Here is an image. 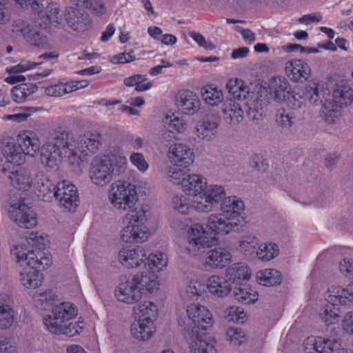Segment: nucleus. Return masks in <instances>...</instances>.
Instances as JSON below:
<instances>
[{
  "mask_svg": "<svg viewBox=\"0 0 353 353\" xmlns=\"http://www.w3.org/2000/svg\"><path fill=\"white\" fill-rule=\"evenodd\" d=\"M164 125L172 133H181L185 130L187 123L183 119L173 114L165 117Z\"/></svg>",
  "mask_w": 353,
  "mask_h": 353,
  "instance_id": "nucleus-52",
  "label": "nucleus"
},
{
  "mask_svg": "<svg viewBox=\"0 0 353 353\" xmlns=\"http://www.w3.org/2000/svg\"><path fill=\"white\" fill-rule=\"evenodd\" d=\"M304 347L308 353H313V351L318 353H334L341 347V343L335 339L310 336L305 341Z\"/></svg>",
  "mask_w": 353,
  "mask_h": 353,
  "instance_id": "nucleus-18",
  "label": "nucleus"
},
{
  "mask_svg": "<svg viewBox=\"0 0 353 353\" xmlns=\"http://www.w3.org/2000/svg\"><path fill=\"white\" fill-rule=\"evenodd\" d=\"M108 197L116 209L129 212L126 214L128 219L141 223L146 220L148 210L137 205L138 197L134 185L128 181H117L111 185Z\"/></svg>",
  "mask_w": 353,
  "mask_h": 353,
  "instance_id": "nucleus-1",
  "label": "nucleus"
},
{
  "mask_svg": "<svg viewBox=\"0 0 353 353\" xmlns=\"http://www.w3.org/2000/svg\"><path fill=\"white\" fill-rule=\"evenodd\" d=\"M149 255L141 246L133 249L123 248L119 253V261L128 268H134L139 266L142 263L147 262Z\"/></svg>",
  "mask_w": 353,
  "mask_h": 353,
  "instance_id": "nucleus-20",
  "label": "nucleus"
},
{
  "mask_svg": "<svg viewBox=\"0 0 353 353\" xmlns=\"http://www.w3.org/2000/svg\"><path fill=\"white\" fill-rule=\"evenodd\" d=\"M169 157L175 166L186 168L193 163L194 152L188 145L178 143L170 147Z\"/></svg>",
  "mask_w": 353,
  "mask_h": 353,
  "instance_id": "nucleus-21",
  "label": "nucleus"
},
{
  "mask_svg": "<svg viewBox=\"0 0 353 353\" xmlns=\"http://www.w3.org/2000/svg\"><path fill=\"white\" fill-rule=\"evenodd\" d=\"M325 299L332 304L346 305L349 303L353 301V285H349L345 289L332 286L326 292Z\"/></svg>",
  "mask_w": 353,
  "mask_h": 353,
  "instance_id": "nucleus-34",
  "label": "nucleus"
},
{
  "mask_svg": "<svg viewBox=\"0 0 353 353\" xmlns=\"http://www.w3.org/2000/svg\"><path fill=\"white\" fill-rule=\"evenodd\" d=\"M203 99L210 105H217L223 99L221 90H219L212 86H205L201 90Z\"/></svg>",
  "mask_w": 353,
  "mask_h": 353,
  "instance_id": "nucleus-49",
  "label": "nucleus"
},
{
  "mask_svg": "<svg viewBox=\"0 0 353 353\" xmlns=\"http://www.w3.org/2000/svg\"><path fill=\"white\" fill-rule=\"evenodd\" d=\"M244 210L243 201L236 196L224 198L221 204V212L223 216H225L232 221L235 219L240 225L243 220L241 212Z\"/></svg>",
  "mask_w": 353,
  "mask_h": 353,
  "instance_id": "nucleus-25",
  "label": "nucleus"
},
{
  "mask_svg": "<svg viewBox=\"0 0 353 353\" xmlns=\"http://www.w3.org/2000/svg\"><path fill=\"white\" fill-rule=\"evenodd\" d=\"M46 30L40 27H36L34 21L26 41L37 47L46 48L48 46V38L45 34Z\"/></svg>",
  "mask_w": 353,
  "mask_h": 353,
  "instance_id": "nucleus-47",
  "label": "nucleus"
},
{
  "mask_svg": "<svg viewBox=\"0 0 353 353\" xmlns=\"http://www.w3.org/2000/svg\"><path fill=\"white\" fill-rule=\"evenodd\" d=\"M299 97L312 105H323V108L324 103H327L330 94V90L325 85L319 81L312 79L306 83Z\"/></svg>",
  "mask_w": 353,
  "mask_h": 353,
  "instance_id": "nucleus-11",
  "label": "nucleus"
},
{
  "mask_svg": "<svg viewBox=\"0 0 353 353\" xmlns=\"http://www.w3.org/2000/svg\"><path fill=\"white\" fill-rule=\"evenodd\" d=\"M52 316L43 319V323L48 329H56L58 331H79L85 329L83 321H71L77 314L76 306L69 302H62L53 307Z\"/></svg>",
  "mask_w": 353,
  "mask_h": 353,
  "instance_id": "nucleus-3",
  "label": "nucleus"
},
{
  "mask_svg": "<svg viewBox=\"0 0 353 353\" xmlns=\"http://www.w3.org/2000/svg\"><path fill=\"white\" fill-rule=\"evenodd\" d=\"M66 212H74L79 205L77 189L68 181L63 180L56 185L53 196Z\"/></svg>",
  "mask_w": 353,
  "mask_h": 353,
  "instance_id": "nucleus-9",
  "label": "nucleus"
},
{
  "mask_svg": "<svg viewBox=\"0 0 353 353\" xmlns=\"http://www.w3.org/2000/svg\"><path fill=\"white\" fill-rule=\"evenodd\" d=\"M225 196L223 187L217 185H206L203 196H199V200L194 201V208L203 212H210L214 204L218 203Z\"/></svg>",
  "mask_w": 353,
  "mask_h": 353,
  "instance_id": "nucleus-14",
  "label": "nucleus"
},
{
  "mask_svg": "<svg viewBox=\"0 0 353 353\" xmlns=\"http://www.w3.org/2000/svg\"><path fill=\"white\" fill-rule=\"evenodd\" d=\"M190 36L201 46L207 50H214L215 45L210 41H207L204 37L196 32H192L190 34Z\"/></svg>",
  "mask_w": 353,
  "mask_h": 353,
  "instance_id": "nucleus-63",
  "label": "nucleus"
},
{
  "mask_svg": "<svg viewBox=\"0 0 353 353\" xmlns=\"http://www.w3.org/2000/svg\"><path fill=\"white\" fill-rule=\"evenodd\" d=\"M279 254V248L273 242L264 243L259 245L256 256L262 261H270Z\"/></svg>",
  "mask_w": 353,
  "mask_h": 353,
  "instance_id": "nucleus-44",
  "label": "nucleus"
},
{
  "mask_svg": "<svg viewBox=\"0 0 353 353\" xmlns=\"http://www.w3.org/2000/svg\"><path fill=\"white\" fill-rule=\"evenodd\" d=\"M276 123L283 128H289L293 124L290 112L285 109H279L275 115Z\"/></svg>",
  "mask_w": 353,
  "mask_h": 353,
  "instance_id": "nucleus-56",
  "label": "nucleus"
},
{
  "mask_svg": "<svg viewBox=\"0 0 353 353\" xmlns=\"http://www.w3.org/2000/svg\"><path fill=\"white\" fill-rule=\"evenodd\" d=\"M102 137L100 134H90L80 136L76 141L75 152L77 157L79 167L88 156L95 154L102 145Z\"/></svg>",
  "mask_w": 353,
  "mask_h": 353,
  "instance_id": "nucleus-13",
  "label": "nucleus"
},
{
  "mask_svg": "<svg viewBox=\"0 0 353 353\" xmlns=\"http://www.w3.org/2000/svg\"><path fill=\"white\" fill-rule=\"evenodd\" d=\"M157 306L151 301H144L134 307V312L138 320L131 325L130 331H141L153 327V319L157 316Z\"/></svg>",
  "mask_w": 353,
  "mask_h": 353,
  "instance_id": "nucleus-10",
  "label": "nucleus"
},
{
  "mask_svg": "<svg viewBox=\"0 0 353 353\" xmlns=\"http://www.w3.org/2000/svg\"><path fill=\"white\" fill-rule=\"evenodd\" d=\"M239 224L237 221L223 216L222 214H211L208 219V226L210 230L217 234L226 235L235 231Z\"/></svg>",
  "mask_w": 353,
  "mask_h": 353,
  "instance_id": "nucleus-23",
  "label": "nucleus"
},
{
  "mask_svg": "<svg viewBox=\"0 0 353 353\" xmlns=\"http://www.w3.org/2000/svg\"><path fill=\"white\" fill-rule=\"evenodd\" d=\"M84 6L96 15L103 14L106 8L102 0H82Z\"/></svg>",
  "mask_w": 353,
  "mask_h": 353,
  "instance_id": "nucleus-57",
  "label": "nucleus"
},
{
  "mask_svg": "<svg viewBox=\"0 0 353 353\" xmlns=\"http://www.w3.org/2000/svg\"><path fill=\"white\" fill-rule=\"evenodd\" d=\"M207 181L205 177L200 174L188 175L183 178L181 187L183 192L189 195L196 196L201 194L206 188Z\"/></svg>",
  "mask_w": 353,
  "mask_h": 353,
  "instance_id": "nucleus-33",
  "label": "nucleus"
},
{
  "mask_svg": "<svg viewBox=\"0 0 353 353\" xmlns=\"http://www.w3.org/2000/svg\"><path fill=\"white\" fill-rule=\"evenodd\" d=\"M207 288L214 296L223 298L232 292V286L226 276L213 275L207 281Z\"/></svg>",
  "mask_w": 353,
  "mask_h": 353,
  "instance_id": "nucleus-32",
  "label": "nucleus"
},
{
  "mask_svg": "<svg viewBox=\"0 0 353 353\" xmlns=\"http://www.w3.org/2000/svg\"><path fill=\"white\" fill-rule=\"evenodd\" d=\"M27 243L32 248V252L28 255L27 265L32 270L42 271L52 264L51 254L42 250L45 247V239L38 232H31Z\"/></svg>",
  "mask_w": 353,
  "mask_h": 353,
  "instance_id": "nucleus-6",
  "label": "nucleus"
},
{
  "mask_svg": "<svg viewBox=\"0 0 353 353\" xmlns=\"http://www.w3.org/2000/svg\"><path fill=\"white\" fill-rule=\"evenodd\" d=\"M16 343L10 338L0 340V353H17Z\"/></svg>",
  "mask_w": 353,
  "mask_h": 353,
  "instance_id": "nucleus-61",
  "label": "nucleus"
},
{
  "mask_svg": "<svg viewBox=\"0 0 353 353\" xmlns=\"http://www.w3.org/2000/svg\"><path fill=\"white\" fill-rule=\"evenodd\" d=\"M126 167V157L114 150L109 154L97 156L92 159L90 165V177L94 184L104 186L112 180L114 176L125 172Z\"/></svg>",
  "mask_w": 353,
  "mask_h": 353,
  "instance_id": "nucleus-2",
  "label": "nucleus"
},
{
  "mask_svg": "<svg viewBox=\"0 0 353 353\" xmlns=\"http://www.w3.org/2000/svg\"><path fill=\"white\" fill-rule=\"evenodd\" d=\"M226 312L228 313V316L225 317L228 319V321H239L241 323H243L245 314L243 311H241L239 307L231 306L227 309Z\"/></svg>",
  "mask_w": 353,
  "mask_h": 353,
  "instance_id": "nucleus-60",
  "label": "nucleus"
},
{
  "mask_svg": "<svg viewBox=\"0 0 353 353\" xmlns=\"http://www.w3.org/2000/svg\"><path fill=\"white\" fill-rule=\"evenodd\" d=\"M10 219L20 228H32L37 225V219L34 211L26 203L12 205L9 211Z\"/></svg>",
  "mask_w": 353,
  "mask_h": 353,
  "instance_id": "nucleus-15",
  "label": "nucleus"
},
{
  "mask_svg": "<svg viewBox=\"0 0 353 353\" xmlns=\"http://www.w3.org/2000/svg\"><path fill=\"white\" fill-rule=\"evenodd\" d=\"M340 272L345 276L353 279V260L345 259L339 263Z\"/></svg>",
  "mask_w": 353,
  "mask_h": 353,
  "instance_id": "nucleus-64",
  "label": "nucleus"
},
{
  "mask_svg": "<svg viewBox=\"0 0 353 353\" xmlns=\"http://www.w3.org/2000/svg\"><path fill=\"white\" fill-rule=\"evenodd\" d=\"M117 299L128 304H133L141 298V290H139L132 280L121 282L115 290Z\"/></svg>",
  "mask_w": 353,
  "mask_h": 353,
  "instance_id": "nucleus-26",
  "label": "nucleus"
},
{
  "mask_svg": "<svg viewBox=\"0 0 353 353\" xmlns=\"http://www.w3.org/2000/svg\"><path fill=\"white\" fill-rule=\"evenodd\" d=\"M187 314L189 321L194 325L192 327L189 325L188 328L185 327L184 331H194V329L207 330L213 325L212 315L205 307L198 304H191L187 308Z\"/></svg>",
  "mask_w": 353,
  "mask_h": 353,
  "instance_id": "nucleus-12",
  "label": "nucleus"
},
{
  "mask_svg": "<svg viewBox=\"0 0 353 353\" xmlns=\"http://www.w3.org/2000/svg\"><path fill=\"white\" fill-rule=\"evenodd\" d=\"M63 156L62 151L50 143L44 144L41 148V163L50 170H57L58 168L61 163Z\"/></svg>",
  "mask_w": 353,
  "mask_h": 353,
  "instance_id": "nucleus-30",
  "label": "nucleus"
},
{
  "mask_svg": "<svg viewBox=\"0 0 353 353\" xmlns=\"http://www.w3.org/2000/svg\"><path fill=\"white\" fill-rule=\"evenodd\" d=\"M130 162L141 172H145L148 168V164L144 156L139 152H133L130 156Z\"/></svg>",
  "mask_w": 353,
  "mask_h": 353,
  "instance_id": "nucleus-59",
  "label": "nucleus"
},
{
  "mask_svg": "<svg viewBox=\"0 0 353 353\" xmlns=\"http://www.w3.org/2000/svg\"><path fill=\"white\" fill-rule=\"evenodd\" d=\"M14 311L8 305H0V329H8L13 322Z\"/></svg>",
  "mask_w": 353,
  "mask_h": 353,
  "instance_id": "nucleus-54",
  "label": "nucleus"
},
{
  "mask_svg": "<svg viewBox=\"0 0 353 353\" xmlns=\"http://www.w3.org/2000/svg\"><path fill=\"white\" fill-rule=\"evenodd\" d=\"M172 202L175 210L182 214H188L190 207L185 196H176L173 198Z\"/></svg>",
  "mask_w": 353,
  "mask_h": 353,
  "instance_id": "nucleus-58",
  "label": "nucleus"
},
{
  "mask_svg": "<svg viewBox=\"0 0 353 353\" xmlns=\"http://www.w3.org/2000/svg\"><path fill=\"white\" fill-rule=\"evenodd\" d=\"M259 283L265 286H274L281 283V274L274 269H268L257 274Z\"/></svg>",
  "mask_w": 353,
  "mask_h": 353,
  "instance_id": "nucleus-46",
  "label": "nucleus"
},
{
  "mask_svg": "<svg viewBox=\"0 0 353 353\" xmlns=\"http://www.w3.org/2000/svg\"><path fill=\"white\" fill-rule=\"evenodd\" d=\"M191 334L190 347L193 353H217L214 339L207 332H189Z\"/></svg>",
  "mask_w": 353,
  "mask_h": 353,
  "instance_id": "nucleus-27",
  "label": "nucleus"
},
{
  "mask_svg": "<svg viewBox=\"0 0 353 353\" xmlns=\"http://www.w3.org/2000/svg\"><path fill=\"white\" fill-rule=\"evenodd\" d=\"M251 276V272L248 265L237 263L226 269L225 276L230 283L240 285L243 281H247Z\"/></svg>",
  "mask_w": 353,
  "mask_h": 353,
  "instance_id": "nucleus-37",
  "label": "nucleus"
},
{
  "mask_svg": "<svg viewBox=\"0 0 353 353\" xmlns=\"http://www.w3.org/2000/svg\"><path fill=\"white\" fill-rule=\"evenodd\" d=\"M0 170L10 179L12 185L17 189L28 190L31 187L32 180L30 173L26 170L20 168L14 171H10V164L7 167L3 165L0 167Z\"/></svg>",
  "mask_w": 353,
  "mask_h": 353,
  "instance_id": "nucleus-24",
  "label": "nucleus"
},
{
  "mask_svg": "<svg viewBox=\"0 0 353 353\" xmlns=\"http://www.w3.org/2000/svg\"><path fill=\"white\" fill-rule=\"evenodd\" d=\"M328 304L324 306L322 312H320V317L322 321L327 325H331L334 323L335 321H338L340 318L339 308L336 307L341 303L332 304L328 302Z\"/></svg>",
  "mask_w": 353,
  "mask_h": 353,
  "instance_id": "nucleus-48",
  "label": "nucleus"
},
{
  "mask_svg": "<svg viewBox=\"0 0 353 353\" xmlns=\"http://www.w3.org/2000/svg\"><path fill=\"white\" fill-rule=\"evenodd\" d=\"M43 275L40 271L30 270L21 273V281L28 288H37L43 281Z\"/></svg>",
  "mask_w": 353,
  "mask_h": 353,
  "instance_id": "nucleus-50",
  "label": "nucleus"
},
{
  "mask_svg": "<svg viewBox=\"0 0 353 353\" xmlns=\"http://www.w3.org/2000/svg\"><path fill=\"white\" fill-rule=\"evenodd\" d=\"M285 74L294 82L303 83L311 76V69L301 59H294L285 63Z\"/></svg>",
  "mask_w": 353,
  "mask_h": 353,
  "instance_id": "nucleus-19",
  "label": "nucleus"
},
{
  "mask_svg": "<svg viewBox=\"0 0 353 353\" xmlns=\"http://www.w3.org/2000/svg\"><path fill=\"white\" fill-rule=\"evenodd\" d=\"M33 299L36 307L43 310L49 309L60 301L59 296L52 290L35 294Z\"/></svg>",
  "mask_w": 353,
  "mask_h": 353,
  "instance_id": "nucleus-43",
  "label": "nucleus"
},
{
  "mask_svg": "<svg viewBox=\"0 0 353 353\" xmlns=\"http://www.w3.org/2000/svg\"><path fill=\"white\" fill-rule=\"evenodd\" d=\"M32 26L23 20L17 19L12 23V31L16 37H23L26 41Z\"/></svg>",
  "mask_w": 353,
  "mask_h": 353,
  "instance_id": "nucleus-55",
  "label": "nucleus"
},
{
  "mask_svg": "<svg viewBox=\"0 0 353 353\" xmlns=\"http://www.w3.org/2000/svg\"><path fill=\"white\" fill-rule=\"evenodd\" d=\"M168 174V176L176 183L181 184L183 178H185L184 170L175 165L169 168Z\"/></svg>",
  "mask_w": 353,
  "mask_h": 353,
  "instance_id": "nucleus-62",
  "label": "nucleus"
},
{
  "mask_svg": "<svg viewBox=\"0 0 353 353\" xmlns=\"http://www.w3.org/2000/svg\"><path fill=\"white\" fill-rule=\"evenodd\" d=\"M34 185L37 196L42 200L52 198L54 190H56V185L43 172H39L36 174Z\"/></svg>",
  "mask_w": 353,
  "mask_h": 353,
  "instance_id": "nucleus-36",
  "label": "nucleus"
},
{
  "mask_svg": "<svg viewBox=\"0 0 353 353\" xmlns=\"http://www.w3.org/2000/svg\"><path fill=\"white\" fill-rule=\"evenodd\" d=\"M167 265V260L163 254H150L145 263V268L149 270L141 274H137L132 278L136 287L143 293H152L158 289L159 281L156 272L161 271Z\"/></svg>",
  "mask_w": 353,
  "mask_h": 353,
  "instance_id": "nucleus-4",
  "label": "nucleus"
},
{
  "mask_svg": "<svg viewBox=\"0 0 353 353\" xmlns=\"http://www.w3.org/2000/svg\"><path fill=\"white\" fill-rule=\"evenodd\" d=\"M226 88L232 96V100L235 101L244 100L249 94V89L245 82L239 79H230L226 84Z\"/></svg>",
  "mask_w": 353,
  "mask_h": 353,
  "instance_id": "nucleus-42",
  "label": "nucleus"
},
{
  "mask_svg": "<svg viewBox=\"0 0 353 353\" xmlns=\"http://www.w3.org/2000/svg\"><path fill=\"white\" fill-rule=\"evenodd\" d=\"M28 239L29 236L26 238L25 241L15 245L11 249V254L16 258L18 263L27 261L29 257L28 255H30L29 253L33 251V250L28 249L27 247V245H29L27 243Z\"/></svg>",
  "mask_w": 353,
  "mask_h": 353,
  "instance_id": "nucleus-53",
  "label": "nucleus"
},
{
  "mask_svg": "<svg viewBox=\"0 0 353 353\" xmlns=\"http://www.w3.org/2000/svg\"><path fill=\"white\" fill-rule=\"evenodd\" d=\"M36 27L47 30L50 26H57L62 22V14L57 3L48 4L43 10H39L35 17Z\"/></svg>",
  "mask_w": 353,
  "mask_h": 353,
  "instance_id": "nucleus-16",
  "label": "nucleus"
},
{
  "mask_svg": "<svg viewBox=\"0 0 353 353\" xmlns=\"http://www.w3.org/2000/svg\"><path fill=\"white\" fill-rule=\"evenodd\" d=\"M353 100V91L347 86L339 87L334 90L332 99H328L327 103H324L321 115L328 123H332L339 116L338 108L350 105Z\"/></svg>",
  "mask_w": 353,
  "mask_h": 353,
  "instance_id": "nucleus-5",
  "label": "nucleus"
},
{
  "mask_svg": "<svg viewBox=\"0 0 353 353\" xmlns=\"http://www.w3.org/2000/svg\"><path fill=\"white\" fill-rule=\"evenodd\" d=\"M247 116L250 120L259 121L263 117V101L259 98L247 102Z\"/></svg>",
  "mask_w": 353,
  "mask_h": 353,
  "instance_id": "nucleus-51",
  "label": "nucleus"
},
{
  "mask_svg": "<svg viewBox=\"0 0 353 353\" xmlns=\"http://www.w3.org/2000/svg\"><path fill=\"white\" fill-rule=\"evenodd\" d=\"M233 296L236 300L243 304L253 303L258 300V293L246 286H236L233 289Z\"/></svg>",
  "mask_w": 353,
  "mask_h": 353,
  "instance_id": "nucleus-45",
  "label": "nucleus"
},
{
  "mask_svg": "<svg viewBox=\"0 0 353 353\" xmlns=\"http://www.w3.org/2000/svg\"><path fill=\"white\" fill-rule=\"evenodd\" d=\"M259 245V240L254 235H244L238 241L240 252L248 257L256 256Z\"/></svg>",
  "mask_w": 353,
  "mask_h": 353,
  "instance_id": "nucleus-41",
  "label": "nucleus"
},
{
  "mask_svg": "<svg viewBox=\"0 0 353 353\" xmlns=\"http://www.w3.org/2000/svg\"><path fill=\"white\" fill-rule=\"evenodd\" d=\"M216 241L215 238L208 236L203 225L196 223L188 230L185 248L190 255L197 256L214 245Z\"/></svg>",
  "mask_w": 353,
  "mask_h": 353,
  "instance_id": "nucleus-7",
  "label": "nucleus"
},
{
  "mask_svg": "<svg viewBox=\"0 0 353 353\" xmlns=\"http://www.w3.org/2000/svg\"><path fill=\"white\" fill-rule=\"evenodd\" d=\"M231 257L230 252L225 248L212 249L206 254L205 263L213 268H223L230 263Z\"/></svg>",
  "mask_w": 353,
  "mask_h": 353,
  "instance_id": "nucleus-35",
  "label": "nucleus"
},
{
  "mask_svg": "<svg viewBox=\"0 0 353 353\" xmlns=\"http://www.w3.org/2000/svg\"><path fill=\"white\" fill-rule=\"evenodd\" d=\"M270 88L275 101L280 102L285 99L290 94L291 87L286 79L277 77L272 79Z\"/></svg>",
  "mask_w": 353,
  "mask_h": 353,
  "instance_id": "nucleus-39",
  "label": "nucleus"
},
{
  "mask_svg": "<svg viewBox=\"0 0 353 353\" xmlns=\"http://www.w3.org/2000/svg\"><path fill=\"white\" fill-rule=\"evenodd\" d=\"M137 222L130 221V225L122 229L121 239L126 243H142L150 235L148 229L143 225H135Z\"/></svg>",
  "mask_w": 353,
  "mask_h": 353,
  "instance_id": "nucleus-28",
  "label": "nucleus"
},
{
  "mask_svg": "<svg viewBox=\"0 0 353 353\" xmlns=\"http://www.w3.org/2000/svg\"><path fill=\"white\" fill-rule=\"evenodd\" d=\"M65 20L68 26L75 31L84 32L91 27L88 15L75 8L70 7L68 9Z\"/></svg>",
  "mask_w": 353,
  "mask_h": 353,
  "instance_id": "nucleus-29",
  "label": "nucleus"
},
{
  "mask_svg": "<svg viewBox=\"0 0 353 353\" xmlns=\"http://www.w3.org/2000/svg\"><path fill=\"white\" fill-rule=\"evenodd\" d=\"M2 153L6 163L20 165L24 161L21 150L12 138H8L3 141Z\"/></svg>",
  "mask_w": 353,
  "mask_h": 353,
  "instance_id": "nucleus-38",
  "label": "nucleus"
},
{
  "mask_svg": "<svg viewBox=\"0 0 353 353\" xmlns=\"http://www.w3.org/2000/svg\"><path fill=\"white\" fill-rule=\"evenodd\" d=\"M52 142L49 143L62 151L70 165H78L79 157L75 152L76 140L70 131L62 127L57 128L52 134Z\"/></svg>",
  "mask_w": 353,
  "mask_h": 353,
  "instance_id": "nucleus-8",
  "label": "nucleus"
},
{
  "mask_svg": "<svg viewBox=\"0 0 353 353\" xmlns=\"http://www.w3.org/2000/svg\"><path fill=\"white\" fill-rule=\"evenodd\" d=\"M178 108L185 114L193 115L201 107V101L196 93L189 90L179 91L175 98Z\"/></svg>",
  "mask_w": 353,
  "mask_h": 353,
  "instance_id": "nucleus-17",
  "label": "nucleus"
},
{
  "mask_svg": "<svg viewBox=\"0 0 353 353\" xmlns=\"http://www.w3.org/2000/svg\"><path fill=\"white\" fill-rule=\"evenodd\" d=\"M220 117L215 113L208 114L203 121H199L195 127L197 137L203 140L210 141L220 124Z\"/></svg>",
  "mask_w": 353,
  "mask_h": 353,
  "instance_id": "nucleus-22",
  "label": "nucleus"
},
{
  "mask_svg": "<svg viewBox=\"0 0 353 353\" xmlns=\"http://www.w3.org/2000/svg\"><path fill=\"white\" fill-rule=\"evenodd\" d=\"M223 119L230 125H236L243 118V110L240 102L230 99L223 104Z\"/></svg>",
  "mask_w": 353,
  "mask_h": 353,
  "instance_id": "nucleus-31",
  "label": "nucleus"
},
{
  "mask_svg": "<svg viewBox=\"0 0 353 353\" xmlns=\"http://www.w3.org/2000/svg\"><path fill=\"white\" fill-rule=\"evenodd\" d=\"M18 145L23 157H24V155L34 157L36 152L40 148V142L35 136L30 137L23 134L19 135Z\"/></svg>",
  "mask_w": 353,
  "mask_h": 353,
  "instance_id": "nucleus-40",
  "label": "nucleus"
}]
</instances>
